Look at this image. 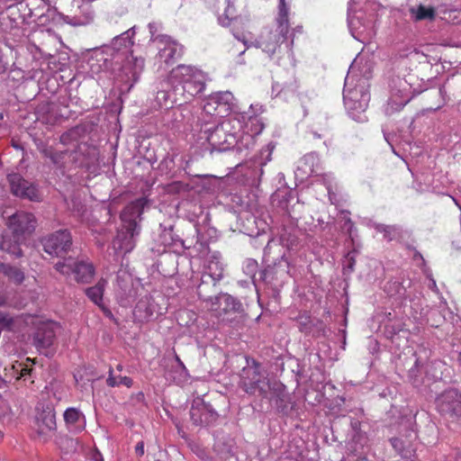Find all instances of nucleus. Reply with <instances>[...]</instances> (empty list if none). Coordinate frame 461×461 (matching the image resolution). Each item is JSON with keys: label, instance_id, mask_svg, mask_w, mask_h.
Instances as JSON below:
<instances>
[{"label": "nucleus", "instance_id": "f257e3e1", "mask_svg": "<svg viewBox=\"0 0 461 461\" xmlns=\"http://www.w3.org/2000/svg\"><path fill=\"white\" fill-rule=\"evenodd\" d=\"M289 6L285 0H279L278 14L276 17V28L264 30L255 43H251L257 48H260L268 56L274 55L280 48L281 44L286 40V34L289 31L288 20ZM234 37L241 41L244 45L242 50L233 47L231 50L232 54L241 56L245 53L247 48L249 47L248 38L244 33L233 32Z\"/></svg>", "mask_w": 461, "mask_h": 461}, {"label": "nucleus", "instance_id": "f03ea898", "mask_svg": "<svg viewBox=\"0 0 461 461\" xmlns=\"http://www.w3.org/2000/svg\"><path fill=\"white\" fill-rule=\"evenodd\" d=\"M207 81V76L194 66L178 65L168 77V84L184 96L185 101L201 94Z\"/></svg>", "mask_w": 461, "mask_h": 461}, {"label": "nucleus", "instance_id": "7ed1b4c3", "mask_svg": "<svg viewBox=\"0 0 461 461\" xmlns=\"http://www.w3.org/2000/svg\"><path fill=\"white\" fill-rule=\"evenodd\" d=\"M361 59L357 58L351 64L348 76L345 78L343 100L349 115L357 122L364 121L363 113L368 106L370 95L364 86L351 87L354 84V76Z\"/></svg>", "mask_w": 461, "mask_h": 461}, {"label": "nucleus", "instance_id": "20e7f679", "mask_svg": "<svg viewBox=\"0 0 461 461\" xmlns=\"http://www.w3.org/2000/svg\"><path fill=\"white\" fill-rule=\"evenodd\" d=\"M8 226L13 231V239L4 238L0 249L19 258L23 255L20 243L35 230L36 219L31 212H17L9 217Z\"/></svg>", "mask_w": 461, "mask_h": 461}, {"label": "nucleus", "instance_id": "39448f33", "mask_svg": "<svg viewBox=\"0 0 461 461\" xmlns=\"http://www.w3.org/2000/svg\"><path fill=\"white\" fill-rule=\"evenodd\" d=\"M241 128V122L239 118H229L217 125L208 135L207 140L214 147L227 149L240 141Z\"/></svg>", "mask_w": 461, "mask_h": 461}, {"label": "nucleus", "instance_id": "423d86ee", "mask_svg": "<svg viewBox=\"0 0 461 461\" xmlns=\"http://www.w3.org/2000/svg\"><path fill=\"white\" fill-rule=\"evenodd\" d=\"M411 84L405 78L394 77L390 83V96L384 107L387 115L400 112L412 98Z\"/></svg>", "mask_w": 461, "mask_h": 461}, {"label": "nucleus", "instance_id": "0eeeda50", "mask_svg": "<svg viewBox=\"0 0 461 461\" xmlns=\"http://www.w3.org/2000/svg\"><path fill=\"white\" fill-rule=\"evenodd\" d=\"M58 272L64 276H74L78 283H89L95 275L93 265L85 259L68 258L55 265Z\"/></svg>", "mask_w": 461, "mask_h": 461}, {"label": "nucleus", "instance_id": "6e6552de", "mask_svg": "<svg viewBox=\"0 0 461 461\" xmlns=\"http://www.w3.org/2000/svg\"><path fill=\"white\" fill-rule=\"evenodd\" d=\"M241 384L243 389L250 394H258L263 398H271V390H276L280 384H270L268 380L263 377L257 367H249L243 369Z\"/></svg>", "mask_w": 461, "mask_h": 461}, {"label": "nucleus", "instance_id": "1a4fd4ad", "mask_svg": "<svg viewBox=\"0 0 461 461\" xmlns=\"http://www.w3.org/2000/svg\"><path fill=\"white\" fill-rule=\"evenodd\" d=\"M236 107V99L230 91L213 93L204 101L203 111L205 113L217 116H228Z\"/></svg>", "mask_w": 461, "mask_h": 461}, {"label": "nucleus", "instance_id": "9d476101", "mask_svg": "<svg viewBox=\"0 0 461 461\" xmlns=\"http://www.w3.org/2000/svg\"><path fill=\"white\" fill-rule=\"evenodd\" d=\"M140 285L134 282L131 275L125 270H119L116 277V299L120 305L128 307L135 300Z\"/></svg>", "mask_w": 461, "mask_h": 461}, {"label": "nucleus", "instance_id": "9b49d317", "mask_svg": "<svg viewBox=\"0 0 461 461\" xmlns=\"http://www.w3.org/2000/svg\"><path fill=\"white\" fill-rule=\"evenodd\" d=\"M32 429L39 440L48 442L57 430L56 414L53 409L37 410Z\"/></svg>", "mask_w": 461, "mask_h": 461}, {"label": "nucleus", "instance_id": "f8f14e48", "mask_svg": "<svg viewBox=\"0 0 461 461\" xmlns=\"http://www.w3.org/2000/svg\"><path fill=\"white\" fill-rule=\"evenodd\" d=\"M8 181L14 195L32 202L41 201L42 194L37 185L25 180L19 174L9 175Z\"/></svg>", "mask_w": 461, "mask_h": 461}, {"label": "nucleus", "instance_id": "ddd939ff", "mask_svg": "<svg viewBox=\"0 0 461 461\" xmlns=\"http://www.w3.org/2000/svg\"><path fill=\"white\" fill-rule=\"evenodd\" d=\"M438 411L448 418L461 417V394L456 390H447L436 400Z\"/></svg>", "mask_w": 461, "mask_h": 461}, {"label": "nucleus", "instance_id": "4468645a", "mask_svg": "<svg viewBox=\"0 0 461 461\" xmlns=\"http://www.w3.org/2000/svg\"><path fill=\"white\" fill-rule=\"evenodd\" d=\"M71 235L67 230L56 231L42 240L44 251L50 256L59 257L71 246Z\"/></svg>", "mask_w": 461, "mask_h": 461}, {"label": "nucleus", "instance_id": "2eb2a0df", "mask_svg": "<svg viewBox=\"0 0 461 461\" xmlns=\"http://www.w3.org/2000/svg\"><path fill=\"white\" fill-rule=\"evenodd\" d=\"M205 302L209 309L215 312L217 316H221L230 312H236L241 308V303L228 294H221L214 298H208Z\"/></svg>", "mask_w": 461, "mask_h": 461}, {"label": "nucleus", "instance_id": "dca6fc26", "mask_svg": "<svg viewBox=\"0 0 461 461\" xmlns=\"http://www.w3.org/2000/svg\"><path fill=\"white\" fill-rule=\"evenodd\" d=\"M242 120L248 119L244 124L241 123V131L240 132V141L245 142V146L249 147L254 143V138L259 135L264 130V122L261 118L258 116H245L241 115Z\"/></svg>", "mask_w": 461, "mask_h": 461}, {"label": "nucleus", "instance_id": "f3484780", "mask_svg": "<svg viewBox=\"0 0 461 461\" xmlns=\"http://www.w3.org/2000/svg\"><path fill=\"white\" fill-rule=\"evenodd\" d=\"M348 23L352 36L362 42L371 40L375 34V23L371 21L364 23L360 17L348 14Z\"/></svg>", "mask_w": 461, "mask_h": 461}, {"label": "nucleus", "instance_id": "a211bd4d", "mask_svg": "<svg viewBox=\"0 0 461 461\" xmlns=\"http://www.w3.org/2000/svg\"><path fill=\"white\" fill-rule=\"evenodd\" d=\"M59 329L57 322L45 321L37 329L34 335V344L39 349L49 348L54 342L56 332Z\"/></svg>", "mask_w": 461, "mask_h": 461}, {"label": "nucleus", "instance_id": "6ab92c4d", "mask_svg": "<svg viewBox=\"0 0 461 461\" xmlns=\"http://www.w3.org/2000/svg\"><path fill=\"white\" fill-rule=\"evenodd\" d=\"M223 264L221 261V254L219 252H212L209 255L204 271L202 276V283H208V278L211 279L212 285H215L223 276Z\"/></svg>", "mask_w": 461, "mask_h": 461}, {"label": "nucleus", "instance_id": "aec40b11", "mask_svg": "<svg viewBox=\"0 0 461 461\" xmlns=\"http://www.w3.org/2000/svg\"><path fill=\"white\" fill-rule=\"evenodd\" d=\"M146 202L143 198L137 199L129 203L121 214V220L124 228L130 230L140 229L138 219L140 217Z\"/></svg>", "mask_w": 461, "mask_h": 461}, {"label": "nucleus", "instance_id": "412c9836", "mask_svg": "<svg viewBox=\"0 0 461 461\" xmlns=\"http://www.w3.org/2000/svg\"><path fill=\"white\" fill-rule=\"evenodd\" d=\"M140 229L130 230L129 228H122L119 230L115 240L113 242V249L122 253H129L135 247V238L139 235Z\"/></svg>", "mask_w": 461, "mask_h": 461}, {"label": "nucleus", "instance_id": "4be33fe9", "mask_svg": "<svg viewBox=\"0 0 461 461\" xmlns=\"http://www.w3.org/2000/svg\"><path fill=\"white\" fill-rule=\"evenodd\" d=\"M64 421L68 430L71 433H79L86 429V417L77 408L69 407L63 414Z\"/></svg>", "mask_w": 461, "mask_h": 461}, {"label": "nucleus", "instance_id": "5701e85b", "mask_svg": "<svg viewBox=\"0 0 461 461\" xmlns=\"http://www.w3.org/2000/svg\"><path fill=\"white\" fill-rule=\"evenodd\" d=\"M159 41L164 43V47L159 50L158 56L166 64H170L179 58L183 53V48L175 41L167 35L159 37Z\"/></svg>", "mask_w": 461, "mask_h": 461}, {"label": "nucleus", "instance_id": "b1692460", "mask_svg": "<svg viewBox=\"0 0 461 461\" xmlns=\"http://www.w3.org/2000/svg\"><path fill=\"white\" fill-rule=\"evenodd\" d=\"M154 312L155 305L152 303V299L149 295L146 294L138 301L133 310V317L136 321L145 322L151 319Z\"/></svg>", "mask_w": 461, "mask_h": 461}, {"label": "nucleus", "instance_id": "393cba45", "mask_svg": "<svg viewBox=\"0 0 461 461\" xmlns=\"http://www.w3.org/2000/svg\"><path fill=\"white\" fill-rule=\"evenodd\" d=\"M190 416L196 425L208 424L216 419V412L209 409L204 403L194 404L190 410Z\"/></svg>", "mask_w": 461, "mask_h": 461}, {"label": "nucleus", "instance_id": "a878e982", "mask_svg": "<svg viewBox=\"0 0 461 461\" xmlns=\"http://www.w3.org/2000/svg\"><path fill=\"white\" fill-rule=\"evenodd\" d=\"M105 285L106 281L101 279L95 285L86 289V294L95 304L100 307L107 316H112L110 310H108L103 303Z\"/></svg>", "mask_w": 461, "mask_h": 461}, {"label": "nucleus", "instance_id": "bb28decb", "mask_svg": "<svg viewBox=\"0 0 461 461\" xmlns=\"http://www.w3.org/2000/svg\"><path fill=\"white\" fill-rule=\"evenodd\" d=\"M28 363L31 365L33 362L30 359H26V363L14 362V364L7 366L5 367V379L11 381L13 378L15 380H19L22 377H26L31 374L32 369L29 367Z\"/></svg>", "mask_w": 461, "mask_h": 461}, {"label": "nucleus", "instance_id": "cd10ccee", "mask_svg": "<svg viewBox=\"0 0 461 461\" xmlns=\"http://www.w3.org/2000/svg\"><path fill=\"white\" fill-rule=\"evenodd\" d=\"M87 65L89 72L94 77L108 69L109 60L103 51L96 50L89 57Z\"/></svg>", "mask_w": 461, "mask_h": 461}, {"label": "nucleus", "instance_id": "c85d7f7f", "mask_svg": "<svg viewBox=\"0 0 461 461\" xmlns=\"http://www.w3.org/2000/svg\"><path fill=\"white\" fill-rule=\"evenodd\" d=\"M134 27L122 32V34L114 37L112 41V47L113 50L120 51L123 49L130 48L132 44V37L134 36Z\"/></svg>", "mask_w": 461, "mask_h": 461}, {"label": "nucleus", "instance_id": "c756f323", "mask_svg": "<svg viewBox=\"0 0 461 461\" xmlns=\"http://www.w3.org/2000/svg\"><path fill=\"white\" fill-rule=\"evenodd\" d=\"M178 95L180 94L176 92L175 88H173L172 93L166 90H160L157 93L156 102L159 107L167 109L172 107L175 104H177L179 101L177 97Z\"/></svg>", "mask_w": 461, "mask_h": 461}, {"label": "nucleus", "instance_id": "7c9ffc66", "mask_svg": "<svg viewBox=\"0 0 461 461\" xmlns=\"http://www.w3.org/2000/svg\"><path fill=\"white\" fill-rule=\"evenodd\" d=\"M377 232L383 233L384 239L391 241L400 238L401 229L395 225H384L380 223H372L371 225Z\"/></svg>", "mask_w": 461, "mask_h": 461}, {"label": "nucleus", "instance_id": "2f4dec72", "mask_svg": "<svg viewBox=\"0 0 461 461\" xmlns=\"http://www.w3.org/2000/svg\"><path fill=\"white\" fill-rule=\"evenodd\" d=\"M0 272L16 285H20L24 280L23 272L15 267L7 264H0Z\"/></svg>", "mask_w": 461, "mask_h": 461}, {"label": "nucleus", "instance_id": "473e14b6", "mask_svg": "<svg viewBox=\"0 0 461 461\" xmlns=\"http://www.w3.org/2000/svg\"><path fill=\"white\" fill-rule=\"evenodd\" d=\"M391 444L402 457L409 459L414 456L412 446L410 443L406 444L402 438H393L391 439Z\"/></svg>", "mask_w": 461, "mask_h": 461}, {"label": "nucleus", "instance_id": "72a5a7b5", "mask_svg": "<svg viewBox=\"0 0 461 461\" xmlns=\"http://www.w3.org/2000/svg\"><path fill=\"white\" fill-rule=\"evenodd\" d=\"M411 13L415 21L432 20L435 16L434 8L422 5L411 8Z\"/></svg>", "mask_w": 461, "mask_h": 461}, {"label": "nucleus", "instance_id": "f704fd0d", "mask_svg": "<svg viewBox=\"0 0 461 461\" xmlns=\"http://www.w3.org/2000/svg\"><path fill=\"white\" fill-rule=\"evenodd\" d=\"M237 0H225L226 7L224 13L219 17V23L221 25L226 27L229 26L230 21L235 17L236 8L235 3Z\"/></svg>", "mask_w": 461, "mask_h": 461}, {"label": "nucleus", "instance_id": "c9c22d12", "mask_svg": "<svg viewBox=\"0 0 461 461\" xmlns=\"http://www.w3.org/2000/svg\"><path fill=\"white\" fill-rule=\"evenodd\" d=\"M106 384L111 387L119 386L122 384L130 388L132 386L133 383L132 379L128 376L114 375L113 371L110 369L108 378L106 379Z\"/></svg>", "mask_w": 461, "mask_h": 461}, {"label": "nucleus", "instance_id": "e433bc0d", "mask_svg": "<svg viewBox=\"0 0 461 461\" xmlns=\"http://www.w3.org/2000/svg\"><path fill=\"white\" fill-rule=\"evenodd\" d=\"M127 62L129 64L132 63L131 77L135 79L144 68V59L140 57L138 58L131 55V57L128 58Z\"/></svg>", "mask_w": 461, "mask_h": 461}, {"label": "nucleus", "instance_id": "4c0bfd02", "mask_svg": "<svg viewBox=\"0 0 461 461\" xmlns=\"http://www.w3.org/2000/svg\"><path fill=\"white\" fill-rule=\"evenodd\" d=\"M265 111L264 106L259 104H251L249 107V111L246 113L245 116H258L263 113Z\"/></svg>", "mask_w": 461, "mask_h": 461}, {"label": "nucleus", "instance_id": "58836bf2", "mask_svg": "<svg viewBox=\"0 0 461 461\" xmlns=\"http://www.w3.org/2000/svg\"><path fill=\"white\" fill-rule=\"evenodd\" d=\"M171 191H176V192H185L189 190L188 185L184 184L182 182H175L170 185Z\"/></svg>", "mask_w": 461, "mask_h": 461}, {"label": "nucleus", "instance_id": "ea45409f", "mask_svg": "<svg viewBox=\"0 0 461 461\" xmlns=\"http://www.w3.org/2000/svg\"><path fill=\"white\" fill-rule=\"evenodd\" d=\"M333 180V177L331 176L330 174H325L323 176V181H324V184L326 185L327 186V190H328V194L330 195V201H332V198H331V194H332V185H331V182Z\"/></svg>", "mask_w": 461, "mask_h": 461}, {"label": "nucleus", "instance_id": "a19ab883", "mask_svg": "<svg viewBox=\"0 0 461 461\" xmlns=\"http://www.w3.org/2000/svg\"><path fill=\"white\" fill-rule=\"evenodd\" d=\"M135 452L138 456H142L144 455V443L140 441L135 447Z\"/></svg>", "mask_w": 461, "mask_h": 461}, {"label": "nucleus", "instance_id": "79ce46f5", "mask_svg": "<svg viewBox=\"0 0 461 461\" xmlns=\"http://www.w3.org/2000/svg\"><path fill=\"white\" fill-rule=\"evenodd\" d=\"M303 160L305 163H313L315 160H317V156L313 153L308 154L303 158Z\"/></svg>", "mask_w": 461, "mask_h": 461}, {"label": "nucleus", "instance_id": "37998d69", "mask_svg": "<svg viewBox=\"0 0 461 461\" xmlns=\"http://www.w3.org/2000/svg\"><path fill=\"white\" fill-rule=\"evenodd\" d=\"M6 304H10L9 301H8V298L0 290V306H4V305H6Z\"/></svg>", "mask_w": 461, "mask_h": 461}, {"label": "nucleus", "instance_id": "c03bdc74", "mask_svg": "<svg viewBox=\"0 0 461 461\" xmlns=\"http://www.w3.org/2000/svg\"><path fill=\"white\" fill-rule=\"evenodd\" d=\"M345 227L348 228V231L349 235H351L352 231H353L354 225H353V222L349 219L346 221Z\"/></svg>", "mask_w": 461, "mask_h": 461}, {"label": "nucleus", "instance_id": "a18cd8bd", "mask_svg": "<svg viewBox=\"0 0 461 461\" xmlns=\"http://www.w3.org/2000/svg\"><path fill=\"white\" fill-rule=\"evenodd\" d=\"M62 155H63V153L52 155L50 158H51L53 163L56 165H59V158L61 157Z\"/></svg>", "mask_w": 461, "mask_h": 461}, {"label": "nucleus", "instance_id": "49530a36", "mask_svg": "<svg viewBox=\"0 0 461 461\" xmlns=\"http://www.w3.org/2000/svg\"><path fill=\"white\" fill-rule=\"evenodd\" d=\"M156 26H157V23H155L149 24V28L152 37L154 36V30L156 29Z\"/></svg>", "mask_w": 461, "mask_h": 461}, {"label": "nucleus", "instance_id": "de8ad7c7", "mask_svg": "<svg viewBox=\"0 0 461 461\" xmlns=\"http://www.w3.org/2000/svg\"><path fill=\"white\" fill-rule=\"evenodd\" d=\"M176 361L180 364V366H181L183 368H185V366H184L183 363L181 362V360L179 359V357L176 356Z\"/></svg>", "mask_w": 461, "mask_h": 461}, {"label": "nucleus", "instance_id": "09e8293b", "mask_svg": "<svg viewBox=\"0 0 461 461\" xmlns=\"http://www.w3.org/2000/svg\"><path fill=\"white\" fill-rule=\"evenodd\" d=\"M117 370H118V371H122V366L121 365H118V366H117Z\"/></svg>", "mask_w": 461, "mask_h": 461}, {"label": "nucleus", "instance_id": "8fccbe9b", "mask_svg": "<svg viewBox=\"0 0 461 461\" xmlns=\"http://www.w3.org/2000/svg\"><path fill=\"white\" fill-rule=\"evenodd\" d=\"M453 200H454L455 203L461 209V206L457 203V201H456L455 198H453Z\"/></svg>", "mask_w": 461, "mask_h": 461}, {"label": "nucleus", "instance_id": "3c124183", "mask_svg": "<svg viewBox=\"0 0 461 461\" xmlns=\"http://www.w3.org/2000/svg\"><path fill=\"white\" fill-rule=\"evenodd\" d=\"M277 86H278V85H277V84H276V85H274V86H273V91H276V88Z\"/></svg>", "mask_w": 461, "mask_h": 461}, {"label": "nucleus", "instance_id": "603ef678", "mask_svg": "<svg viewBox=\"0 0 461 461\" xmlns=\"http://www.w3.org/2000/svg\"><path fill=\"white\" fill-rule=\"evenodd\" d=\"M73 24L74 25H82L83 23H74Z\"/></svg>", "mask_w": 461, "mask_h": 461}, {"label": "nucleus", "instance_id": "864d4df0", "mask_svg": "<svg viewBox=\"0 0 461 461\" xmlns=\"http://www.w3.org/2000/svg\"><path fill=\"white\" fill-rule=\"evenodd\" d=\"M3 118H4V115H3V113H0V121L3 120Z\"/></svg>", "mask_w": 461, "mask_h": 461}, {"label": "nucleus", "instance_id": "5fc2aeb1", "mask_svg": "<svg viewBox=\"0 0 461 461\" xmlns=\"http://www.w3.org/2000/svg\"><path fill=\"white\" fill-rule=\"evenodd\" d=\"M459 363H460V365H461V352H460V354H459Z\"/></svg>", "mask_w": 461, "mask_h": 461}]
</instances>
